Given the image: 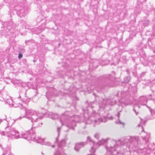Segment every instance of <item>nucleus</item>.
I'll use <instances>...</instances> for the list:
<instances>
[{"instance_id": "1", "label": "nucleus", "mask_w": 155, "mask_h": 155, "mask_svg": "<svg viewBox=\"0 0 155 155\" xmlns=\"http://www.w3.org/2000/svg\"><path fill=\"white\" fill-rule=\"evenodd\" d=\"M22 57V55L21 54H19L18 55V58L20 59Z\"/></svg>"}]
</instances>
